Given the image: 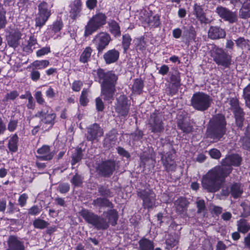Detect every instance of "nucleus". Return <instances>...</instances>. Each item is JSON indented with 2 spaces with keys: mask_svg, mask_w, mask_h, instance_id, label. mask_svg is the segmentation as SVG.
I'll list each match as a JSON object with an SVG mask.
<instances>
[{
  "mask_svg": "<svg viewBox=\"0 0 250 250\" xmlns=\"http://www.w3.org/2000/svg\"><path fill=\"white\" fill-rule=\"evenodd\" d=\"M83 178L81 175L76 173L71 179V182L75 187H79L83 183Z\"/></svg>",
  "mask_w": 250,
  "mask_h": 250,
  "instance_id": "nucleus-48",
  "label": "nucleus"
},
{
  "mask_svg": "<svg viewBox=\"0 0 250 250\" xmlns=\"http://www.w3.org/2000/svg\"><path fill=\"white\" fill-rule=\"evenodd\" d=\"M98 191L99 194L104 198H108L113 196V193L107 187L99 185L98 187Z\"/></svg>",
  "mask_w": 250,
  "mask_h": 250,
  "instance_id": "nucleus-38",
  "label": "nucleus"
},
{
  "mask_svg": "<svg viewBox=\"0 0 250 250\" xmlns=\"http://www.w3.org/2000/svg\"><path fill=\"white\" fill-rule=\"evenodd\" d=\"M163 118V115L159 113H153L151 115L148 125L152 132L160 133L164 131Z\"/></svg>",
  "mask_w": 250,
  "mask_h": 250,
  "instance_id": "nucleus-12",
  "label": "nucleus"
},
{
  "mask_svg": "<svg viewBox=\"0 0 250 250\" xmlns=\"http://www.w3.org/2000/svg\"><path fill=\"white\" fill-rule=\"evenodd\" d=\"M34 96L38 104L43 105L45 103V100L43 97V95L41 91L36 92Z\"/></svg>",
  "mask_w": 250,
  "mask_h": 250,
  "instance_id": "nucleus-53",
  "label": "nucleus"
},
{
  "mask_svg": "<svg viewBox=\"0 0 250 250\" xmlns=\"http://www.w3.org/2000/svg\"><path fill=\"white\" fill-rule=\"evenodd\" d=\"M171 82L172 84L176 87H178L180 85V75L178 72L172 74L170 77Z\"/></svg>",
  "mask_w": 250,
  "mask_h": 250,
  "instance_id": "nucleus-49",
  "label": "nucleus"
},
{
  "mask_svg": "<svg viewBox=\"0 0 250 250\" xmlns=\"http://www.w3.org/2000/svg\"><path fill=\"white\" fill-rule=\"evenodd\" d=\"M178 243V240L176 237L169 235L166 240V244L167 245L166 249L167 250H170L175 246Z\"/></svg>",
  "mask_w": 250,
  "mask_h": 250,
  "instance_id": "nucleus-42",
  "label": "nucleus"
},
{
  "mask_svg": "<svg viewBox=\"0 0 250 250\" xmlns=\"http://www.w3.org/2000/svg\"><path fill=\"white\" fill-rule=\"evenodd\" d=\"M115 109L116 112L121 116L127 115L129 110V104L127 98L125 95H120L116 99Z\"/></svg>",
  "mask_w": 250,
  "mask_h": 250,
  "instance_id": "nucleus-16",
  "label": "nucleus"
},
{
  "mask_svg": "<svg viewBox=\"0 0 250 250\" xmlns=\"http://www.w3.org/2000/svg\"><path fill=\"white\" fill-rule=\"evenodd\" d=\"M122 39V45L124 49V53H126L129 48L132 39L128 34L124 35Z\"/></svg>",
  "mask_w": 250,
  "mask_h": 250,
  "instance_id": "nucleus-40",
  "label": "nucleus"
},
{
  "mask_svg": "<svg viewBox=\"0 0 250 250\" xmlns=\"http://www.w3.org/2000/svg\"><path fill=\"white\" fill-rule=\"evenodd\" d=\"M49 64L47 60L35 61L31 63V65L37 69H43L46 67Z\"/></svg>",
  "mask_w": 250,
  "mask_h": 250,
  "instance_id": "nucleus-45",
  "label": "nucleus"
},
{
  "mask_svg": "<svg viewBox=\"0 0 250 250\" xmlns=\"http://www.w3.org/2000/svg\"><path fill=\"white\" fill-rule=\"evenodd\" d=\"M143 81L141 79H136L132 86V91L135 93L140 94L143 90Z\"/></svg>",
  "mask_w": 250,
  "mask_h": 250,
  "instance_id": "nucleus-39",
  "label": "nucleus"
},
{
  "mask_svg": "<svg viewBox=\"0 0 250 250\" xmlns=\"http://www.w3.org/2000/svg\"><path fill=\"white\" fill-rule=\"evenodd\" d=\"M209 154L211 158L215 159H219L221 156L220 151L216 148L210 149Z\"/></svg>",
  "mask_w": 250,
  "mask_h": 250,
  "instance_id": "nucleus-60",
  "label": "nucleus"
},
{
  "mask_svg": "<svg viewBox=\"0 0 250 250\" xmlns=\"http://www.w3.org/2000/svg\"><path fill=\"white\" fill-rule=\"evenodd\" d=\"M94 72L95 80L101 84V96L104 101L111 103L116 91V85L118 79L117 75L112 71H106L102 68H99Z\"/></svg>",
  "mask_w": 250,
  "mask_h": 250,
  "instance_id": "nucleus-1",
  "label": "nucleus"
},
{
  "mask_svg": "<svg viewBox=\"0 0 250 250\" xmlns=\"http://www.w3.org/2000/svg\"><path fill=\"white\" fill-rule=\"evenodd\" d=\"M87 91L86 90H83L82 92V94L80 99V102L83 105H85L88 102V100L87 97Z\"/></svg>",
  "mask_w": 250,
  "mask_h": 250,
  "instance_id": "nucleus-58",
  "label": "nucleus"
},
{
  "mask_svg": "<svg viewBox=\"0 0 250 250\" xmlns=\"http://www.w3.org/2000/svg\"><path fill=\"white\" fill-rule=\"evenodd\" d=\"M227 123L225 116L221 114L213 116L208 125L206 134L208 138L219 141L226 134Z\"/></svg>",
  "mask_w": 250,
  "mask_h": 250,
  "instance_id": "nucleus-4",
  "label": "nucleus"
},
{
  "mask_svg": "<svg viewBox=\"0 0 250 250\" xmlns=\"http://www.w3.org/2000/svg\"><path fill=\"white\" fill-rule=\"evenodd\" d=\"M70 189V186L68 183L60 184L57 188V190L61 193L67 192Z\"/></svg>",
  "mask_w": 250,
  "mask_h": 250,
  "instance_id": "nucleus-54",
  "label": "nucleus"
},
{
  "mask_svg": "<svg viewBox=\"0 0 250 250\" xmlns=\"http://www.w3.org/2000/svg\"><path fill=\"white\" fill-rule=\"evenodd\" d=\"M27 199L28 196L26 193H23L21 195L18 199L19 205L21 207H24L26 204Z\"/></svg>",
  "mask_w": 250,
  "mask_h": 250,
  "instance_id": "nucleus-61",
  "label": "nucleus"
},
{
  "mask_svg": "<svg viewBox=\"0 0 250 250\" xmlns=\"http://www.w3.org/2000/svg\"><path fill=\"white\" fill-rule=\"evenodd\" d=\"M189 202L184 197L178 198L174 202L176 211L180 214H185L188 206Z\"/></svg>",
  "mask_w": 250,
  "mask_h": 250,
  "instance_id": "nucleus-26",
  "label": "nucleus"
},
{
  "mask_svg": "<svg viewBox=\"0 0 250 250\" xmlns=\"http://www.w3.org/2000/svg\"><path fill=\"white\" fill-rule=\"evenodd\" d=\"M19 96V94L17 91H12L10 93H7L5 97V101H8L9 100H15L18 96Z\"/></svg>",
  "mask_w": 250,
  "mask_h": 250,
  "instance_id": "nucleus-62",
  "label": "nucleus"
},
{
  "mask_svg": "<svg viewBox=\"0 0 250 250\" xmlns=\"http://www.w3.org/2000/svg\"><path fill=\"white\" fill-rule=\"evenodd\" d=\"M117 151L119 154H120L121 156L123 157H125L126 158H129L130 157V155L129 153L125 150L124 148L122 147H118L117 148Z\"/></svg>",
  "mask_w": 250,
  "mask_h": 250,
  "instance_id": "nucleus-64",
  "label": "nucleus"
},
{
  "mask_svg": "<svg viewBox=\"0 0 250 250\" xmlns=\"http://www.w3.org/2000/svg\"><path fill=\"white\" fill-rule=\"evenodd\" d=\"M216 12L220 18L230 23L237 21V16L236 13L230 11L226 7L221 6H218L216 9Z\"/></svg>",
  "mask_w": 250,
  "mask_h": 250,
  "instance_id": "nucleus-18",
  "label": "nucleus"
},
{
  "mask_svg": "<svg viewBox=\"0 0 250 250\" xmlns=\"http://www.w3.org/2000/svg\"><path fill=\"white\" fill-rule=\"evenodd\" d=\"M209 51L213 61L218 65L228 68L231 64V57L224 49L214 44H211Z\"/></svg>",
  "mask_w": 250,
  "mask_h": 250,
  "instance_id": "nucleus-6",
  "label": "nucleus"
},
{
  "mask_svg": "<svg viewBox=\"0 0 250 250\" xmlns=\"http://www.w3.org/2000/svg\"><path fill=\"white\" fill-rule=\"evenodd\" d=\"M111 41L110 36L105 32H100L97 34L93 40L99 53H102L108 46Z\"/></svg>",
  "mask_w": 250,
  "mask_h": 250,
  "instance_id": "nucleus-13",
  "label": "nucleus"
},
{
  "mask_svg": "<svg viewBox=\"0 0 250 250\" xmlns=\"http://www.w3.org/2000/svg\"><path fill=\"white\" fill-rule=\"evenodd\" d=\"M106 15L103 13L93 16L84 27V36H89L102 27L106 22Z\"/></svg>",
  "mask_w": 250,
  "mask_h": 250,
  "instance_id": "nucleus-7",
  "label": "nucleus"
},
{
  "mask_svg": "<svg viewBox=\"0 0 250 250\" xmlns=\"http://www.w3.org/2000/svg\"><path fill=\"white\" fill-rule=\"evenodd\" d=\"M63 25V22L61 20H57L53 22L51 29L54 33H57L62 29Z\"/></svg>",
  "mask_w": 250,
  "mask_h": 250,
  "instance_id": "nucleus-50",
  "label": "nucleus"
},
{
  "mask_svg": "<svg viewBox=\"0 0 250 250\" xmlns=\"http://www.w3.org/2000/svg\"><path fill=\"white\" fill-rule=\"evenodd\" d=\"M71 165L74 166L79 162L83 158L82 150L81 148H78L72 155Z\"/></svg>",
  "mask_w": 250,
  "mask_h": 250,
  "instance_id": "nucleus-41",
  "label": "nucleus"
},
{
  "mask_svg": "<svg viewBox=\"0 0 250 250\" xmlns=\"http://www.w3.org/2000/svg\"><path fill=\"white\" fill-rule=\"evenodd\" d=\"M120 53L115 49L106 51L103 55V58L106 64H111L116 62L119 58Z\"/></svg>",
  "mask_w": 250,
  "mask_h": 250,
  "instance_id": "nucleus-24",
  "label": "nucleus"
},
{
  "mask_svg": "<svg viewBox=\"0 0 250 250\" xmlns=\"http://www.w3.org/2000/svg\"><path fill=\"white\" fill-rule=\"evenodd\" d=\"M173 150L168 151L166 153L161 152V161L163 166L167 171H174L176 167V164L174 160Z\"/></svg>",
  "mask_w": 250,
  "mask_h": 250,
  "instance_id": "nucleus-17",
  "label": "nucleus"
},
{
  "mask_svg": "<svg viewBox=\"0 0 250 250\" xmlns=\"http://www.w3.org/2000/svg\"><path fill=\"white\" fill-rule=\"evenodd\" d=\"M196 203L198 208L197 213H200L203 212L206 209L205 201L203 200H199L197 201Z\"/></svg>",
  "mask_w": 250,
  "mask_h": 250,
  "instance_id": "nucleus-55",
  "label": "nucleus"
},
{
  "mask_svg": "<svg viewBox=\"0 0 250 250\" xmlns=\"http://www.w3.org/2000/svg\"><path fill=\"white\" fill-rule=\"evenodd\" d=\"M136 42H137V43H136V50H139L141 51H143V50H145L146 42L144 41V38L143 37H141V38L137 39Z\"/></svg>",
  "mask_w": 250,
  "mask_h": 250,
  "instance_id": "nucleus-51",
  "label": "nucleus"
},
{
  "mask_svg": "<svg viewBox=\"0 0 250 250\" xmlns=\"http://www.w3.org/2000/svg\"><path fill=\"white\" fill-rule=\"evenodd\" d=\"M242 157L237 154L227 156L221 162V165L217 166L227 177L232 170V167H238L242 162Z\"/></svg>",
  "mask_w": 250,
  "mask_h": 250,
  "instance_id": "nucleus-10",
  "label": "nucleus"
},
{
  "mask_svg": "<svg viewBox=\"0 0 250 250\" xmlns=\"http://www.w3.org/2000/svg\"><path fill=\"white\" fill-rule=\"evenodd\" d=\"M235 118L236 124L239 127H242L244 121V112L243 111L234 114Z\"/></svg>",
  "mask_w": 250,
  "mask_h": 250,
  "instance_id": "nucleus-47",
  "label": "nucleus"
},
{
  "mask_svg": "<svg viewBox=\"0 0 250 250\" xmlns=\"http://www.w3.org/2000/svg\"><path fill=\"white\" fill-rule=\"evenodd\" d=\"M35 117L41 119V123L43 124L42 129L47 131L52 128L54 125L56 115L51 110V108L45 104L41 110L35 114Z\"/></svg>",
  "mask_w": 250,
  "mask_h": 250,
  "instance_id": "nucleus-8",
  "label": "nucleus"
},
{
  "mask_svg": "<svg viewBox=\"0 0 250 250\" xmlns=\"http://www.w3.org/2000/svg\"><path fill=\"white\" fill-rule=\"evenodd\" d=\"M97 169L102 176L109 177L115 169V163L111 160L102 161L98 164Z\"/></svg>",
  "mask_w": 250,
  "mask_h": 250,
  "instance_id": "nucleus-15",
  "label": "nucleus"
},
{
  "mask_svg": "<svg viewBox=\"0 0 250 250\" xmlns=\"http://www.w3.org/2000/svg\"><path fill=\"white\" fill-rule=\"evenodd\" d=\"M83 3L82 0H74L70 4V17L75 20L80 16L82 9Z\"/></svg>",
  "mask_w": 250,
  "mask_h": 250,
  "instance_id": "nucleus-22",
  "label": "nucleus"
},
{
  "mask_svg": "<svg viewBox=\"0 0 250 250\" xmlns=\"http://www.w3.org/2000/svg\"><path fill=\"white\" fill-rule=\"evenodd\" d=\"M240 18L247 19L250 17V0H247L242 5L239 11Z\"/></svg>",
  "mask_w": 250,
  "mask_h": 250,
  "instance_id": "nucleus-31",
  "label": "nucleus"
},
{
  "mask_svg": "<svg viewBox=\"0 0 250 250\" xmlns=\"http://www.w3.org/2000/svg\"><path fill=\"white\" fill-rule=\"evenodd\" d=\"M208 37L212 40H218L226 37V32L218 26H211L208 31Z\"/></svg>",
  "mask_w": 250,
  "mask_h": 250,
  "instance_id": "nucleus-23",
  "label": "nucleus"
},
{
  "mask_svg": "<svg viewBox=\"0 0 250 250\" xmlns=\"http://www.w3.org/2000/svg\"><path fill=\"white\" fill-rule=\"evenodd\" d=\"M33 225L35 228L42 229L46 228L48 226L49 223L45 220L37 218L33 221Z\"/></svg>",
  "mask_w": 250,
  "mask_h": 250,
  "instance_id": "nucleus-43",
  "label": "nucleus"
},
{
  "mask_svg": "<svg viewBox=\"0 0 250 250\" xmlns=\"http://www.w3.org/2000/svg\"><path fill=\"white\" fill-rule=\"evenodd\" d=\"M41 211V209L39 208L38 206L35 205L33 207H31L28 211V213L29 215H36L39 214Z\"/></svg>",
  "mask_w": 250,
  "mask_h": 250,
  "instance_id": "nucleus-63",
  "label": "nucleus"
},
{
  "mask_svg": "<svg viewBox=\"0 0 250 250\" xmlns=\"http://www.w3.org/2000/svg\"><path fill=\"white\" fill-rule=\"evenodd\" d=\"M138 250H162L160 248L154 249V245L153 241L143 238L139 241Z\"/></svg>",
  "mask_w": 250,
  "mask_h": 250,
  "instance_id": "nucleus-29",
  "label": "nucleus"
},
{
  "mask_svg": "<svg viewBox=\"0 0 250 250\" xmlns=\"http://www.w3.org/2000/svg\"><path fill=\"white\" fill-rule=\"evenodd\" d=\"M212 98L203 92H197L193 94L190 100V105L195 110L204 112L211 106Z\"/></svg>",
  "mask_w": 250,
  "mask_h": 250,
  "instance_id": "nucleus-5",
  "label": "nucleus"
},
{
  "mask_svg": "<svg viewBox=\"0 0 250 250\" xmlns=\"http://www.w3.org/2000/svg\"><path fill=\"white\" fill-rule=\"evenodd\" d=\"M92 204L96 208H113V204L107 198L98 197L93 201Z\"/></svg>",
  "mask_w": 250,
  "mask_h": 250,
  "instance_id": "nucleus-28",
  "label": "nucleus"
},
{
  "mask_svg": "<svg viewBox=\"0 0 250 250\" xmlns=\"http://www.w3.org/2000/svg\"><path fill=\"white\" fill-rule=\"evenodd\" d=\"M38 12L35 18V26L40 29L46 22L51 15L48 4L42 1L38 6Z\"/></svg>",
  "mask_w": 250,
  "mask_h": 250,
  "instance_id": "nucleus-11",
  "label": "nucleus"
},
{
  "mask_svg": "<svg viewBox=\"0 0 250 250\" xmlns=\"http://www.w3.org/2000/svg\"><path fill=\"white\" fill-rule=\"evenodd\" d=\"M237 230L243 234L247 233L250 230V224L245 219H241L237 222Z\"/></svg>",
  "mask_w": 250,
  "mask_h": 250,
  "instance_id": "nucleus-32",
  "label": "nucleus"
},
{
  "mask_svg": "<svg viewBox=\"0 0 250 250\" xmlns=\"http://www.w3.org/2000/svg\"><path fill=\"white\" fill-rule=\"evenodd\" d=\"M93 49L90 46L85 47L80 57L79 61L81 62L85 63L90 61Z\"/></svg>",
  "mask_w": 250,
  "mask_h": 250,
  "instance_id": "nucleus-33",
  "label": "nucleus"
},
{
  "mask_svg": "<svg viewBox=\"0 0 250 250\" xmlns=\"http://www.w3.org/2000/svg\"><path fill=\"white\" fill-rule=\"evenodd\" d=\"M178 127L184 133H189L192 131L193 127L190 124L184 120H179L177 122Z\"/></svg>",
  "mask_w": 250,
  "mask_h": 250,
  "instance_id": "nucleus-35",
  "label": "nucleus"
},
{
  "mask_svg": "<svg viewBox=\"0 0 250 250\" xmlns=\"http://www.w3.org/2000/svg\"><path fill=\"white\" fill-rule=\"evenodd\" d=\"M227 176L217 166L209 170L202 179L203 188L209 192L218 191Z\"/></svg>",
  "mask_w": 250,
  "mask_h": 250,
  "instance_id": "nucleus-3",
  "label": "nucleus"
},
{
  "mask_svg": "<svg viewBox=\"0 0 250 250\" xmlns=\"http://www.w3.org/2000/svg\"><path fill=\"white\" fill-rule=\"evenodd\" d=\"M140 19L145 27H156L160 24L159 16L153 15L151 11H144Z\"/></svg>",
  "mask_w": 250,
  "mask_h": 250,
  "instance_id": "nucleus-14",
  "label": "nucleus"
},
{
  "mask_svg": "<svg viewBox=\"0 0 250 250\" xmlns=\"http://www.w3.org/2000/svg\"><path fill=\"white\" fill-rule=\"evenodd\" d=\"M103 135V129L96 123L90 125L87 128L86 137L87 141L93 142L94 140H97L99 137L102 136Z\"/></svg>",
  "mask_w": 250,
  "mask_h": 250,
  "instance_id": "nucleus-20",
  "label": "nucleus"
},
{
  "mask_svg": "<svg viewBox=\"0 0 250 250\" xmlns=\"http://www.w3.org/2000/svg\"><path fill=\"white\" fill-rule=\"evenodd\" d=\"M194 14L201 23H208L210 22V20L206 17L203 8L197 4L194 5Z\"/></svg>",
  "mask_w": 250,
  "mask_h": 250,
  "instance_id": "nucleus-30",
  "label": "nucleus"
},
{
  "mask_svg": "<svg viewBox=\"0 0 250 250\" xmlns=\"http://www.w3.org/2000/svg\"><path fill=\"white\" fill-rule=\"evenodd\" d=\"M22 35L19 29L11 30L6 36L7 44L14 48L17 47L20 45V41Z\"/></svg>",
  "mask_w": 250,
  "mask_h": 250,
  "instance_id": "nucleus-19",
  "label": "nucleus"
},
{
  "mask_svg": "<svg viewBox=\"0 0 250 250\" xmlns=\"http://www.w3.org/2000/svg\"><path fill=\"white\" fill-rule=\"evenodd\" d=\"M225 104L226 106H229V109L234 114L243 111L240 107L239 101L236 97L228 98L227 101L225 102Z\"/></svg>",
  "mask_w": 250,
  "mask_h": 250,
  "instance_id": "nucleus-27",
  "label": "nucleus"
},
{
  "mask_svg": "<svg viewBox=\"0 0 250 250\" xmlns=\"http://www.w3.org/2000/svg\"><path fill=\"white\" fill-rule=\"evenodd\" d=\"M243 97L246 106L250 108V83L244 89Z\"/></svg>",
  "mask_w": 250,
  "mask_h": 250,
  "instance_id": "nucleus-46",
  "label": "nucleus"
},
{
  "mask_svg": "<svg viewBox=\"0 0 250 250\" xmlns=\"http://www.w3.org/2000/svg\"><path fill=\"white\" fill-rule=\"evenodd\" d=\"M15 211L19 212L20 209L14 203L10 201L8 203L6 212L9 214H12Z\"/></svg>",
  "mask_w": 250,
  "mask_h": 250,
  "instance_id": "nucleus-56",
  "label": "nucleus"
},
{
  "mask_svg": "<svg viewBox=\"0 0 250 250\" xmlns=\"http://www.w3.org/2000/svg\"><path fill=\"white\" fill-rule=\"evenodd\" d=\"M250 40L244 37H239L235 40L236 46L242 49H246Z\"/></svg>",
  "mask_w": 250,
  "mask_h": 250,
  "instance_id": "nucleus-44",
  "label": "nucleus"
},
{
  "mask_svg": "<svg viewBox=\"0 0 250 250\" xmlns=\"http://www.w3.org/2000/svg\"><path fill=\"white\" fill-rule=\"evenodd\" d=\"M137 195L142 201V206L144 208H151L155 206L156 195L149 187L139 188L137 190Z\"/></svg>",
  "mask_w": 250,
  "mask_h": 250,
  "instance_id": "nucleus-9",
  "label": "nucleus"
},
{
  "mask_svg": "<svg viewBox=\"0 0 250 250\" xmlns=\"http://www.w3.org/2000/svg\"><path fill=\"white\" fill-rule=\"evenodd\" d=\"M37 152L38 154L37 158L43 161L50 160L54 155V153L50 150L49 146L47 145H43L38 149Z\"/></svg>",
  "mask_w": 250,
  "mask_h": 250,
  "instance_id": "nucleus-21",
  "label": "nucleus"
},
{
  "mask_svg": "<svg viewBox=\"0 0 250 250\" xmlns=\"http://www.w3.org/2000/svg\"><path fill=\"white\" fill-rule=\"evenodd\" d=\"M8 250H24L23 243L15 236H10L8 240Z\"/></svg>",
  "mask_w": 250,
  "mask_h": 250,
  "instance_id": "nucleus-25",
  "label": "nucleus"
},
{
  "mask_svg": "<svg viewBox=\"0 0 250 250\" xmlns=\"http://www.w3.org/2000/svg\"><path fill=\"white\" fill-rule=\"evenodd\" d=\"M80 214L86 223L91 225L97 230L106 229L109 227V223L113 226H115L118 218L117 211L114 209H111L106 212L108 221L86 209H83Z\"/></svg>",
  "mask_w": 250,
  "mask_h": 250,
  "instance_id": "nucleus-2",
  "label": "nucleus"
},
{
  "mask_svg": "<svg viewBox=\"0 0 250 250\" xmlns=\"http://www.w3.org/2000/svg\"><path fill=\"white\" fill-rule=\"evenodd\" d=\"M5 13L6 12L0 8V29L3 28L7 23Z\"/></svg>",
  "mask_w": 250,
  "mask_h": 250,
  "instance_id": "nucleus-52",
  "label": "nucleus"
},
{
  "mask_svg": "<svg viewBox=\"0 0 250 250\" xmlns=\"http://www.w3.org/2000/svg\"><path fill=\"white\" fill-rule=\"evenodd\" d=\"M96 109L98 111H103L104 108V104L100 97H98L95 100Z\"/></svg>",
  "mask_w": 250,
  "mask_h": 250,
  "instance_id": "nucleus-57",
  "label": "nucleus"
},
{
  "mask_svg": "<svg viewBox=\"0 0 250 250\" xmlns=\"http://www.w3.org/2000/svg\"><path fill=\"white\" fill-rule=\"evenodd\" d=\"M143 135V132L141 130L138 129L131 134V137L134 141H138L141 139Z\"/></svg>",
  "mask_w": 250,
  "mask_h": 250,
  "instance_id": "nucleus-59",
  "label": "nucleus"
},
{
  "mask_svg": "<svg viewBox=\"0 0 250 250\" xmlns=\"http://www.w3.org/2000/svg\"><path fill=\"white\" fill-rule=\"evenodd\" d=\"M19 137L16 134L13 135L9 139L8 147L10 151L15 152L18 150V143Z\"/></svg>",
  "mask_w": 250,
  "mask_h": 250,
  "instance_id": "nucleus-36",
  "label": "nucleus"
},
{
  "mask_svg": "<svg viewBox=\"0 0 250 250\" xmlns=\"http://www.w3.org/2000/svg\"><path fill=\"white\" fill-rule=\"evenodd\" d=\"M110 32L115 36L121 35L120 28L118 23L115 21L111 20L108 22Z\"/></svg>",
  "mask_w": 250,
  "mask_h": 250,
  "instance_id": "nucleus-37",
  "label": "nucleus"
},
{
  "mask_svg": "<svg viewBox=\"0 0 250 250\" xmlns=\"http://www.w3.org/2000/svg\"><path fill=\"white\" fill-rule=\"evenodd\" d=\"M243 192V188L239 184L234 183L230 188V193L234 198L240 197Z\"/></svg>",
  "mask_w": 250,
  "mask_h": 250,
  "instance_id": "nucleus-34",
  "label": "nucleus"
}]
</instances>
